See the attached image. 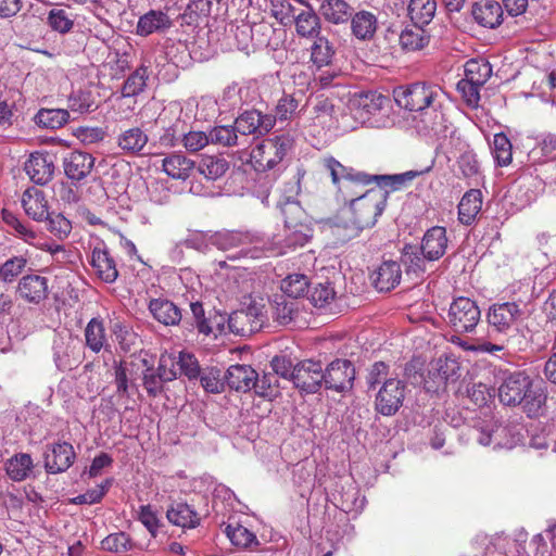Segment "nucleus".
Instances as JSON below:
<instances>
[{
  "instance_id": "f257e3e1",
  "label": "nucleus",
  "mask_w": 556,
  "mask_h": 556,
  "mask_svg": "<svg viewBox=\"0 0 556 556\" xmlns=\"http://www.w3.org/2000/svg\"><path fill=\"white\" fill-rule=\"evenodd\" d=\"M393 97L401 108L420 113L428 128L434 129L444 124L445 94L440 87L426 83L399 86L393 90Z\"/></svg>"
},
{
  "instance_id": "f03ea898",
  "label": "nucleus",
  "mask_w": 556,
  "mask_h": 556,
  "mask_svg": "<svg viewBox=\"0 0 556 556\" xmlns=\"http://www.w3.org/2000/svg\"><path fill=\"white\" fill-rule=\"evenodd\" d=\"M498 399L506 406H522L529 418L543 414L547 395L542 388L534 387L533 380L523 371L509 374L498 387Z\"/></svg>"
},
{
  "instance_id": "7ed1b4c3",
  "label": "nucleus",
  "mask_w": 556,
  "mask_h": 556,
  "mask_svg": "<svg viewBox=\"0 0 556 556\" xmlns=\"http://www.w3.org/2000/svg\"><path fill=\"white\" fill-rule=\"evenodd\" d=\"M405 181L395 186H392L391 181H389L388 185L383 186L397 189ZM382 182L386 184L383 180H380V184L376 182L377 187L366 190L355 199H351L350 216L344 220V227L350 230L348 235L350 238L356 237L365 228L372 227L382 214L388 198V191L382 188Z\"/></svg>"
},
{
  "instance_id": "20e7f679",
  "label": "nucleus",
  "mask_w": 556,
  "mask_h": 556,
  "mask_svg": "<svg viewBox=\"0 0 556 556\" xmlns=\"http://www.w3.org/2000/svg\"><path fill=\"white\" fill-rule=\"evenodd\" d=\"M321 165L329 174L332 184L338 187L339 191H351L352 193H356V191L353 190L354 186L367 187L374 182L380 184V180H383L386 182L384 185L391 181V185L395 186L402 184L404 180H412L419 174L410 170L394 176L368 175L342 165L333 156L323 159Z\"/></svg>"
},
{
  "instance_id": "39448f33",
  "label": "nucleus",
  "mask_w": 556,
  "mask_h": 556,
  "mask_svg": "<svg viewBox=\"0 0 556 556\" xmlns=\"http://www.w3.org/2000/svg\"><path fill=\"white\" fill-rule=\"evenodd\" d=\"M289 191L291 195L279 202L280 213L283 217L287 231V244L289 247L304 245L308 240L309 227L306 223V214L295 195L300 192L299 181H291Z\"/></svg>"
},
{
  "instance_id": "423d86ee",
  "label": "nucleus",
  "mask_w": 556,
  "mask_h": 556,
  "mask_svg": "<svg viewBox=\"0 0 556 556\" xmlns=\"http://www.w3.org/2000/svg\"><path fill=\"white\" fill-rule=\"evenodd\" d=\"M1 217L3 223L11 229V233L26 244L48 252L52 256L60 252H65L64 245L55 243L52 239L48 238L43 231L35 228L28 222L22 220L10 210L2 208Z\"/></svg>"
},
{
  "instance_id": "0eeeda50",
  "label": "nucleus",
  "mask_w": 556,
  "mask_h": 556,
  "mask_svg": "<svg viewBox=\"0 0 556 556\" xmlns=\"http://www.w3.org/2000/svg\"><path fill=\"white\" fill-rule=\"evenodd\" d=\"M407 384L399 378H390L379 387L375 397V410L382 416H394L403 406Z\"/></svg>"
},
{
  "instance_id": "6e6552de",
  "label": "nucleus",
  "mask_w": 556,
  "mask_h": 556,
  "mask_svg": "<svg viewBox=\"0 0 556 556\" xmlns=\"http://www.w3.org/2000/svg\"><path fill=\"white\" fill-rule=\"evenodd\" d=\"M480 309L475 301L466 296L456 298L450 305V326L459 333L471 332L480 320Z\"/></svg>"
},
{
  "instance_id": "1a4fd4ad",
  "label": "nucleus",
  "mask_w": 556,
  "mask_h": 556,
  "mask_svg": "<svg viewBox=\"0 0 556 556\" xmlns=\"http://www.w3.org/2000/svg\"><path fill=\"white\" fill-rule=\"evenodd\" d=\"M522 311L516 302L494 303L489 307L486 321L492 332L508 336L516 327Z\"/></svg>"
},
{
  "instance_id": "9d476101",
  "label": "nucleus",
  "mask_w": 556,
  "mask_h": 556,
  "mask_svg": "<svg viewBox=\"0 0 556 556\" xmlns=\"http://www.w3.org/2000/svg\"><path fill=\"white\" fill-rule=\"evenodd\" d=\"M355 366L349 359L337 358L323 369L324 386L328 390L344 392L353 387Z\"/></svg>"
},
{
  "instance_id": "9b49d317",
  "label": "nucleus",
  "mask_w": 556,
  "mask_h": 556,
  "mask_svg": "<svg viewBox=\"0 0 556 556\" xmlns=\"http://www.w3.org/2000/svg\"><path fill=\"white\" fill-rule=\"evenodd\" d=\"M285 156V149L278 140L267 139L254 147L250 153V164L254 170L264 173L273 169Z\"/></svg>"
},
{
  "instance_id": "f8f14e48",
  "label": "nucleus",
  "mask_w": 556,
  "mask_h": 556,
  "mask_svg": "<svg viewBox=\"0 0 556 556\" xmlns=\"http://www.w3.org/2000/svg\"><path fill=\"white\" fill-rule=\"evenodd\" d=\"M291 380L294 386L306 392L315 393L324 384L323 366L320 362L305 359L293 367Z\"/></svg>"
},
{
  "instance_id": "ddd939ff",
  "label": "nucleus",
  "mask_w": 556,
  "mask_h": 556,
  "mask_svg": "<svg viewBox=\"0 0 556 556\" xmlns=\"http://www.w3.org/2000/svg\"><path fill=\"white\" fill-rule=\"evenodd\" d=\"M276 124V117L271 114H263L257 110L245 111L235 121L237 132L242 136L256 137L268 134Z\"/></svg>"
},
{
  "instance_id": "4468645a",
  "label": "nucleus",
  "mask_w": 556,
  "mask_h": 556,
  "mask_svg": "<svg viewBox=\"0 0 556 556\" xmlns=\"http://www.w3.org/2000/svg\"><path fill=\"white\" fill-rule=\"evenodd\" d=\"M49 294V280L47 277L28 274L23 276L16 287V295L28 304L38 305Z\"/></svg>"
},
{
  "instance_id": "2eb2a0df",
  "label": "nucleus",
  "mask_w": 556,
  "mask_h": 556,
  "mask_svg": "<svg viewBox=\"0 0 556 556\" xmlns=\"http://www.w3.org/2000/svg\"><path fill=\"white\" fill-rule=\"evenodd\" d=\"M75 458L76 453L71 443L48 445L43 455L46 471L51 475L64 472L74 464Z\"/></svg>"
},
{
  "instance_id": "dca6fc26",
  "label": "nucleus",
  "mask_w": 556,
  "mask_h": 556,
  "mask_svg": "<svg viewBox=\"0 0 556 556\" xmlns=\"http://www.w3.org/2000/svg\"><path fill=\"white\" fill-rule=\"evenodd\" d=\"M257 240L249 232L235 230L220 232L214 237V244L217 245L218 249L228 251L235 248H240V253L242 255H249L252 258L261 256V250L257 247L254 245L253 248H249Z\"/></svg>"
},
{
  "instance_id": "f3484780",
  "label": "nucleus",
  "mask_w": 556,
  "mask_h": 556,
  "mask_svg": "<svg viewBox=\"0 0 556 556\" xmlns=\"http://www.w3.org/2000/svg\"><path fill=\"white\" fill-rule=\"evenodd\" d=\"M90 266L96 276L105 283H113L118 277L116 261L104 245H97L91 251Z\"/></svg>"
},
{
  "instance_id": "a211bd4d",
  "label": "nucleus",
  "mask_w": 556,
  "mask_h": 556,
  "mask_svg": "<svg viewBox=\"0 0 556 556\" xmlns=\"http://www.w3.org/2000/svg\"><path fill=\"white\" fill-rule=\"evenodd\" d=\"M24 169L33 182L45 186L53 178L54 163L48 153L34 152L25 162Z\"/></svg>"
},
{
  "instance_id": "6ab92c4d",
  "label": "nucleus",
  "mask_w": 556,
  "mask_h": 556,
  "mask_svg": "<svg viewBox=\"0 0 556 556\" xmlns=\"http://www.w3.org/2000/svg\"><path fill=\"white\" fill-rule=\"evenodd\" d=\"M298 1L305 4L306 8L299 9L292 24L298 37L311 40L321 34V20L308 2Z\"/></svg>"
},
{
  "instance_id": "aec40b11",
  "label": "nucleus",
  "mask_w": 556,
  "mask_h": 556,
  "mask_svg": "<svg viewBox=\"0 0 556 556\" xmlns=\"http://www.w3.org/2000/svg\"><path fill=\"white\" fill-rule=\"evenodd\" d=\"M375 288L380 292L394 289L401 281L402 269L396 261H383L370 275Z\"/></svg>"
},
{
  "instance_id": "412c9836",
  "label": "nucleus",
  "mask_w": 556,
  "mask_h": 556,
  "mask_svg": "<svg viewBox=\"0 0 556 556\" xmlns=\"http://www.w3.org/2000/svg\"><path fill=\"white\" fill-rule=\"evenodd\" d=\"M446 229L442 226L431 227L424 235L420 250L428 261H438L447 249Z\"/></svg>"
},
{
  "instance_id": "4be33fe9",
  "label": "nucleus",
  "mask_w": 556,
  "mask_h": 556,
  "mask_svg": "<svg viewBox=\"0 0 556 556\" xmlns=\"http://www.w3.org/2000/svg\"><path fill=\"white\" fill-rule=\"evenodd\" d=\"M93 166L94 157L83 151H73L63 161L64 173L73 181H80L86 178Z\"/></svg>"
},
{
  "instance_id": "5701e85b",
  "label": "nucleus",
  "mask_w": 556,
  "mask_h": 556,
  "mask_svg": "<svg viewBox=\"0 0 556 556\" xmlns=\"http://www.w3.org/2000/svg\"><path fill=\"white\" fill-rule=\"evenodd\" d=\"M22 206L25 214L37 223L49 217V206L45 192L36 188H27L22 195Z\"/></svg>"
},
{
  "instance_id": "b1692460",
  "label": "nucleus",
  "mask_w": 556,
  "mask_h": 556,
  "mask_svg": "<svg viewBox=\"0 0 556 556\" xmlns=\"http://www.w3.org/2000/svg\"><path fill=\"white\" fill-rule=\"evenodd\" d=\"M475 21L486 28H496L503 22V8L495 0H480L472 7Z\"/></svg>"
},
{
  "instance_id": "393cba45",
  "label": "nucleus",
  "mask_w": 556,
  "mask_h": 556,
  "mask_svg": "<svg viewBox=\"0 0 556 556\" xmlns=\"http://www.w3.org/2000/svg\"><path fill=\"white\" fill-rule=\"evenodd\" d=\"M172 26L173 22L167 13L161 10H150L139 17L136 34L141 37H147L153 33L165 31Z\"/></svg>"
},
{
  "instance_id": "a878e982",
  "label": "nucleus",
  "mask_w": 556,
  "mask_h": 556,
  "mask_svg": "<svg viewBox=\"0 0 556 556\" xmlns=\"http://www.w3.org/2000/svg\"><path fill=\"white\" fill-rule=\"evenodd\" d=\"M228 387L236 391L247 392L254 389L256 371L250 365H231L224 376Z\"/></svg>"
},
{
  "instance_id": "bb28decb",
  "label": "nucleus",
  "mask_w": 556,
  "mask_h": 556,
  "mask_svg": "<svg viewBox=\"0 0 556 556\" xmlns=\"http://www.w3.org/2000/svg\"><path fill=\"white\" fill-rule=\"evenodd\" d=\"M194 167L195 163L192 160L177 152H173L162 160V170L176 180H187Z\"/></svg>"
},
{
  "instance_id": "cd10ccee",
  "label": "nucleus",
  "mask_w": 556,
  "mask_h": 556,
  "mask_svg": "<svg viewBox=\"0 0 556 556\" xmlns=\"http://www.w3.org/2000/svg\"><path fill=\"white\" fill-rule=\"evenodd\" d=\"M482 208V192L479 189H470L462 197L457 210L458 220L465 226L472 225Z\"/></svg>"
},
{
  "instance_id": "c85d7f7f",
  "label": "nucleus",
  "mask_w": 556,
  "mask_h": 556,
  "mask_svg": "<svg viewBox=\"0 0 556 556\" xmlns=\"http://www.w3.org/2000/svg\"><path fill=\"white\" fill-rule=\"evenodd\" d=\"M224 532L231 544L237 548L249 552L260 551L258 547L261 542L257 536L244 526L240 523H228L226 525Z\"/></svg>"
},
{
  "instance_id": "c756f323",
  "label": "nucleus",
  "mask_w": 556,
  "mask_h": 556,
  "mask_svg": "<svg viewBox=\"0 0 556 556\" xmlns=\"http://www.w3.org/2000/svg\"><path fill=\"white\" fill-rule=\"evenodd\" d=\"M424 25L413 23L401 31L399 43L403 51L415 52L429 45L430 35L422 28Z\"/></svg>"
},
{
  "instance_id": "7c9ffc66",
  "label": "nucleus",
  "mask_w": 556,
  "mask_h": 556,
  "mask_svg": "<svg viewBox=\"0 0 556 556\" xmlns=\"http://www.w3.org/2000/svg\"><path fill=\"white\" fill-rule=\"evenodd\" d=\"M168 521L184 529H194L200 525L199 514L184 502L174 503L166 511Z\"/></svg>"
},
{
  "instance_id": "2f4dec72",
  "label": "nucleus",
  "mask_w": 556,
  "mask_h": 556,
  "mask_svg": "<svg viewBox=\"0 0 556 556\" xmlns=\"http://www.w3.org/2000/svg\"><path fill=\"white\" fill-rule=\"evenodd\" d=\"M148 135L140 127L123 130L117 137V147L127 155H140L148 143Z\"/></svg>"
},
{
  "instance_id": "473e14b6",
  "label": "nucleus",
  "mask_w": 556,
  "mask_h": 556,
  "mask_svg": "<svg viewBox=\"0 0 556 556\" xmlns=\"http://www.w3.org/2000/svg\"><path fill=\"white\" fill-rule=\"evenodd\" d=\"M351 30L353 36L358 40L368 41L371 40L378 28V21L374 13L362 10L352 14L351 18Z\"/></svg>"
},
{
  "instance_id": "72a5a7b5",
  "label": "nucleus",
  "mask_w": 556,
  "mask_h": 556,
  "mask_svg": "<svg viewBox=\"0 0 556 556\" xmlns=\"http://www.w3.org/2000/svg\"><path fill=\"white\" fill-rule=\"evenodd\" d=\"M149 311L159 323L165 326H174L181 320L180 309L166 299H152L149 303Z\"/></svg>"
},
{
  "instance_id": "f704fd0d",
  "label": "nucleus",
  "mask_w": 556,
  "mask_h": 556,
  "mask_svg": "<svg viewBox=\"0 0 556 556\" xmlns=\"http://www.w3.org/2000/svg\"><path fill=\"white\" fill-rule=\"evenodd\" d=\"M320 12L327 22L339 25L350 21L353 8L344 0H324Z\"/></svg>"
},
{
  "instance_id": "c9c22d12",
  "label": "nucleus",
  "mask_w": 556,
  "mask_h": 556,
  "mask_svg": "<svg viewBox=\"0 0 556 556\" xmlns=\"http://www.w3.org/2000/svg\"><path fill=\"white\" fill-rule=\"evenodd\" d=\"M312 40L313 43L309 48L311 62L318 68L330 65L336 54L332 42L321 34L314 37Z\"/></svg>"
},
{
  "instance_id": "e433bc0d",
  "label": "nucleus",
  "mask_w": 556,
  "mask_h": 556,
  "mask_svg": "<svg viewBox=\"0 0 556 556\" xmlns=\"http://www.w3.org/2000/svg\"><path fill=\"white\" fill-rule=\"evenodd\" d=\"M253 308L249 307L247 311H239L233 313L228 318V326L232 332L240 333L244 331L243 326L250 323V331H255L262 328L264 316L260 313H253Z\"/></svg>"
},
{
  "instance_id": "4c0bfd02",
  "label": "nucleus",
  "mask_w": 556,
  "mask_h": 556,
  "mask_svg": "<svg viewBox=\"0 0 556 556\" xmlns=\"http://www.w3.org/2000/svg\"><path fill=\"white\" fill-rule=\"evenodd\" d=\"M33 467V458L27 453L16 454L5 463L7 475L10 479L17 482L25 480Z\"/></svg>"
},
{
  "instance_id": "58836bf2",
  "label": "nucleus",
  "mask_w": 556,
  "mask_h": 556,
  "mask_svg": "<svg viewBox=\"0 0 556 556\" xmlns=\"http://www.w3.org/2000/svg\"><path fill=\"white\" fill-rule=\"evenodd\" d=\"M149 78V67L144 64L138 66L124 81L121 93L123 98H131L140 94Z\"/></svg>"
},
{
  "instance_id": "ea45409f",
  "label": "nucleus",
  "mask_w": 556,
  "mask_h": 556,
  "mask_svg": "<svg viewBox=\"0 0 556 556\" xmlns=\"http://www.w3.org/2000/svg\"><path fill=\"white\" fill-rule=\"evenodd\" d=\"M229 169V163L226 159L214 155H203L198 170L208 180H217Z\"/></svg>"
},
{
  "instance_id": "a19ab883",
  "label": "nucleus",
  "mask_w": 556,
  "mask_h": 556,
  "mask_svg": "<svg viewBox=\"0 0 556 556\" xmlns=\"http://www.w3.org/2000/svg\"><path fill=\"white\" fill-rule=\"evenodd\" d=\"M435 0H410L408 15L413 23L428 25L434 17Z\"/></svg>"
},
{
  "instance_id": "79ce46f5",
  "label": "nucleus",
  "mask_w": 556,
  "mask_h": 556,
  "mask_svg": "<svg viewBox=\"0 0 556 556\" xmlns=\"http://www.w3.org/2000/svg\"><path fill=\"white\" fill-rule=\"evenodd\" d=\"M465 79L483 86L492 75L490 63L483 59H470L465 63Z\"/></svg>"
},
{
  "instance_id": "37998d69",
  "label": "nucleus",
  "mask_w": 556,
  "mask_h": 556,
  "mask_svg": "<svg viewBox=\"0 0 556 556\" xmlns=\"http://www.w3.org/2000/svg\"><path fill=\"white\" fill-rule=\"evenodd\" d=\"M29 258L26 255H13L0 265V280L4 283H12L16 281L20 275H22L27 265Z\"/></svg>"
},
{
  "instance_id": "c03bdc74",
  "label": "nucleus",
  "mask_w": 556,
  "mask_h": 556,
  "mask_svg": "<svg viewBox=\"0 0 556 556\" xmlns=\"http://www.w3.org/2000/svg\"><path fill=\"white\" fill-rule=\"evenodd\" d=\"M70 118V113L64 109H41L35 116L37 125L45 128L58 129L63 127Z\"/></svg>"
},
{
  "instance_id": "a18cd8bd",
  "label": "nucleus",
  "mask_w": 556,
  "mask_h": 556,
  "mask_svg": "<svg viewBox=\"0 0 556 556\" xmlns=\"http://www.w3.org/2000/svg\"><path fill=\"white\" fill-rule=\"evenodd\" d=\"M462 376L459 363L452 357H440L435 363L434 378H439L443 384L455 382Z\"/></svg>"
},
{
  "instance_id": "49530a36",
  "label": "nucleus",
  "mask_w": 556,
  "mask_h": 556,
  "mask_svg": "<svg viewBox=\"0 0 556 556\" xmlns=\"http://www.w3.org/2000/svg\"><path fill=\"white\" fill-rule=\"evenodd\" d=\"M86 345L94 353H99L106 342L105 328L102 320L92 318L85 329Z\"/></svg>"
},
{
  "instance_id": "de8ad7c7",
  "label": "nucleus",
  "mask_w": 556,
  "mask_h": 556,
  "mask_svg": "<svg viewBox=\"0 0 556 556\" xmlns=\"http://www.w3.org/2000/svg\"><path fill=\"white\" fill-rule=\"evenodd\" d=\"M303 98L302 92L283 93L276 105V119H291L298 112Z\"/></svg>"
},
{
  "instance_id": "09e8293b",
  "label": "nucleus",
  "mask_w": 556,
  "mask_h": 556,
  "mask_svg": "<svg viewBox=\"0 0 556 556\" xmlns=\"http://www.w3.org/2000/svg\"><path fill=\"white\" fill-rule=\"evenodd\" d=\"M309 281L303 274H291L281 282L282 292L292 299H298L308 292Z\"/></svg>"
},
{
  "instance_id": "8fccbe9b",
  "label": "nucleus",
  "mask_w": 556,
  "mask_h": 556,
  "mask_svg": "<svg viewBox=\"0 0 556 556\" xmlns=\"http://www.w3.org/2000/svg\"><path fill=\"white\" fill-rule=\"evenodd\" d=\"M492 152L498 166L503 167L510 164L513 160V147L510 140L504 132L494 135Z\"/></svg>"
},
{
  "instance_id": "3c124183",
  "label": "nucleus",
  "mask_w": 556,
  "mask_h": 556,
  "mask_svg": "<svg viewBox=\"0 0 556 556\" xmlns=\"http://www.w3.org/2000/svg\"><path fill=\"white\" fill-rule=\"evenodd\" d=\"M210 143L223 147H232L239 144L238 132L233 126H216L208 132Z\"/></svg>"
},
{
  "instance_id": "603ef678",
  "label": "nucleus",
  "mask_w": 556,
  "mask_h": 556,
  "mask_svg": "<svg viewBox=\"0 0 556 556\" xmlns=\"http://www.w3.org/2000/svg\"><path fill=\"white\" fill-rule=\"evenodd\" d=\"M212 11L211 0H192L188 3L182 17L188 25L195 24L200 20L207 17Z\"/></svg>"
},
{
  "instance_id": "864d4df0",
  "label": "nucleus",
  "mask_w": 556,
  "mask_h": 556,
  "mask_svg": "<svg viewBox=\"0 0 556 556\" xmlns=\"http://www.w3.org/2000/svg\"><path fill=\"white\" fill-rule=\"evenodd\" d=\"M201 386L206 392L219 393L224 390L222 370L217 367H210L201 370L199 376Z\"/></svg>"
},
{
  "instance_id": "5fc2aeb1",
  "label": "nucleus",
  "mask_w": 556,
  "mask_h": 556,
  "mask_svg": "<svg viewBox=\"0 0 556 556\" xmlns=\"http://www.w3.org/2000/svg\"><path fill=\"white\" fill-rule=\"evenodd\" d=\"M334 298L336 291L328 281L315 285L309 292V301L315 307H326Z\"/></svg>"
},
{
  "instance_id": "6e6d98bb",
  "label": "nucleus",
  "mask_w": 556,
  "mask_h": 556,
  "mask_svg": "<svg viewBox=\"0 0 556 556\" xmlns=\"http://www.w3.org/2000/svg\"><path fill=\"white\" fill-rule=\"evenodd\" d=\"M271 15L283 26L292 25L299 9L289 0H271Z\"/></svg>"
},
{
  "instance_id": "4d7b16f0",
  "label": "nucleus",
  "mask_w": 556,
  "mask_h": 556,
  "mask_svg": "<svg viewBox=\"0 0 556 556\" xmlns=\"http://www.w3.org/2000/svg\"><path fill=\"white\" fill-rule=\"evenodd\" d=\"M178 375L188 377L189 380L198 379L201 374V368L194 355L188 352H180L176 357Z\"/></svg>"
},
{
  "instance_id": "13d9d810",
  "label": "nucleus",
  "mask_w": 556,
  "mask_h": 556,
  "mask_svg": "<svg viewBox=\"0 0 556 556\" xmlns=\"http://www.w3.org/2000/svg\"><path fill=\"white\" fill-rule=\"evenodd\" d=\"M298 313V305L294 301L281 298L275 302L274 317L280 325H288L293 321Z\"/></svg>"
},
{
  "instance_id": "bf43d9fd",
  "label": "nucleus",
  "mask_w": 556,
  "mask_h": 556,
  "mask_svg": "<svg viewBox=\"0 0 556 556\" xmlns=\"http://www.w3.org/2000/svg\"><path fill=\"white\" fill-rule=\"evenodd\" d=\"M48 230L60 240L66 239L72 232V223L63 214L49 213Z\"/></svg>"
},
{
  "instance_id": "052dcab7",
  "label": "nucleus",
  "mask_w": 556,
  "mask_h": 556,
  "mask_svg": "<svg viewBox=\"0 0 556 556\" xmlns=\"http://www.w3.org/2000/svg\"><path fill=\"white\" fill-rule=\"evenodd\" d=\"M427 257L419 253L417 248L405 247L403 253V262L406 265L407 273H414L416 275L426 271Z\"/></svg>"
},
{
  "instance_id": "680f3d73",
  "label": "nucleus",
  "mask_w": 556,
  "mask_h": 556,
  "mask_svg": "<svg viewBox=\"0 0 556 556\" xmlns=\"http://www.w3.org/2000/svg\"><path fill=\"white\" fill-rule=\"evenodd\" d=\"M101 545L104 551L125 553L131 548L132 543L127 533L116 532L109 534L104 540H102Z\"/></svg>"
},
{
  "instance_id": "e2e57ef3",
  "label": "nucleus",
  "mask_w": 556,
  "mask_h": 556,
  "mask_svg": "<svg viewBox=\"0 0 556 556\" xmlns=\"http://www.w3.org/2000/svg\"><path fill=\"white\" fill-rule=\"evenodd\" d=\"M278 388V379L275 374H264L261 378L256 376L254 391L257 395L263 397H275L279 393Z\"/></svg>"
},
{
  "instance_id": "0e129e2a",
  "label": "nucleus",
  "mask_w": 556,
  "mask_h": 556,
  "mask_svg": "<svg viewBox=\"0 0 556 556\" xmlns=\"http://www.w3.org/2000/svg\"><path fill=\"white\" fill-rule=\"evenodd\" d=\"M112 485V479L104 480L101 484L97 485L94 489L88 490L84 494H80L74 497L71 502L74 504H97L100 503L104 497L106 492Z\"/></svg>"
},
{
  "instance_id": "69168bd1",
  "label": "nucleus",
  "mask_w": 556,
  "mask_h": 556,
  "mask_svg": "<svg viewBox=\"0 0 556 556\" xmlns=\"http://www.w3.org/2000/svg\"><path fill=\"white\" fill-rule=\"evenodd\" d=\"M48 24L60 34L68 33L74 26L73 20L63 9H52L48 14Z\"/></svg>"
},
{
  "instance_id": "338daca9",
  "label": "nucleus",
  "mask_w": 556,
  "mask_h": 556,
  "mask_svg": "<svg viewBox=\"0 0 556 556\" xmlns=\"http://www.w3.org/2000/svg\"><path fill=\"white\" fill-rule=\"evenodd\" d=\"M181 143L188 152L195 153L210 143L208 134L201 130L184 132Z\"/></svg>"
},
{
  "instance_id": "774afa93",
  "label": "nucleus",
  "mask_w": 556,
  "mask_h": 556,
  "mask_svg": "<svg viewBox=\"0 0 556 556\" xmlns=\"http://www.w3.org/2000/svg\"><path fill=\"white\" fill-rule=\"evenodd\" d=\"M389 365L384 362H376L371 365L368 375L366 377V382L369 390H375L377 387H380L383 381L389 380Z\"/></svg>"
}]
</instances>
